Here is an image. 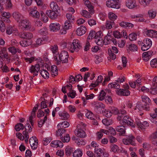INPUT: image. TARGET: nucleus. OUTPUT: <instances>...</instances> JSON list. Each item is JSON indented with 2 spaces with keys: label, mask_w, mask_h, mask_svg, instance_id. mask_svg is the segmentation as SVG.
<instances>
[{
  "label": "nucleus",
  "mask_w": 157,
  "mask_h": 157,
  "mask_svg": "<svg viewBox=\"0 0 157 157\" xmlns=\"http://www.w3.org/2000/svg\"><path fill=\"white\" fill-rule=\"evenodd\" d=\"M142 101L147 105H149L151 103V100L146 95H144L141 97Z\"/></svg>",
  "instance_id": "42"
},
{
  "label": "nucleus",
  "mask_w": 157,
  "mask_h": 157,
  "mask_svg": "<svg viewBox=\"0 0 157 157\" xmlns=\"http://www.w3.org/2000/svg\"><path fill=\"white\" fill-rule=\"evenodd\" d=\"M59 57L58 60L63 63H67L68 62L69 55L68 52L65 51H62L58 56Z\"/></svg>",
  "instance_id": "5"
},
{
  "label": "nucleus",
  "mask_w": 157,
  "mask_h": 157,
  "mask_svg": "<svg viewBox=\"0 0 157 157\" xmlns=\"http://www.w3.org/2000/svg\"><path fill=\"white\" fill-rule=\"evenodd\" d=\"M86 31V27L84 26H81L77 29L76 33L78 36H81L84 34Z\"/></svg>",
  "instance_id": "21"
},
{
  "label": "nucleus",
  "mask_w": 157,
  "mask_h": 157,
  "mask_svg": "<svg viewBox=\"0 0 157 157\" xmlns=\"http://www.w3.org/2000/svg\"><path fill=\"white\" fill-rule=\"evenodd\" d=\"M114 22L109 21H107L106 23V27L107 29H111L113 27V25H114Z\"/></svg>",
  "instance_id": "61"
},
{
  "label": "nucleus",
  "mask_w": 157,
  "mask_h": 157,
  "mask_svg": "<svg viewBox=\"0 0 157 157\" xmlns=\"http://www.w3.org/2000/svg\"><path fill=\"white\" fill-rule=\"evenodd\" d=\"M148 36L153 38H157V31L155 30H149L146 32Z\"/></svg>",
  "instance_id": "27"
},
{
  "label": "nucleus",
  "mask_w": 157,
  "mask_h": 157,
  "mask_svg": "<svg viewBox=\"0 0 157 157\" xmlns=\"http://www.w3.org/2000/svg\"><path fill=\"white\" fill-rule=\"evenodd\" d=\"M51 145L52 147L62 148L63 146V144L60 141L56 140L52 141L51 143Z\"/></svg>",
  "instance_id": "24"
},
{
  "label": "nucleus",
  "mask_w": 157,
  "mask_h": 157,
  "mask_svg": "<svg viewBox=\"0 0 157 157\" xmlns=\"http://www.w3.org/2000/svg\"><path fill=\"white\" fill-rule=\"evenodd\" d=\"M38 33L41 35L45 36L48 34V29L45 27H44L39 30Z\"/></svg>",
  "instance_id": "48"
},
{
  "label": "nucleus",
  "mask_w": 157,
  "mask_h": 157,
  "mask_svg": "<svg viewBox=\"0 0 157 157\" xmlns=\"http://www.w3.org/2000/svg\"><path fill=\"white\" fill-rule=\"evenodd\" d=\"M13 31H17L16 29H14L11 26L8 25L7 26L6 29V33L7 34L10 35L12 33Z\"/></svg>",
  "instance_id": "50"
},
{
  "label": "nucleus",
  "mask_w": 157,
  "mask_h": 157,
  "mask_svg": "<svg viewBox=\"0 0 157 157\" xmlns=\"http://www.w3.org/2000/svg\"><path fill=\"white\" fill-rule=\"evenodd\" d=\"M112 33L111 32L110 33L109 32L107 35L105 36L104 40H103V44L107 45L110 44L112 41L114 42V39L112 36Z\"/></svg>",
  "instance_id": "11"
},
{
  "label": "nucleus",
  "mask_w": 157,
  "mask_h": 157,
  "mask_svg": "<svg viewBox=\"0 0 157 157\" xmlns=\"http://www.w3.org/2000/svg\"><path fill=\"white\" fill-rule=\"evenodd\" d=\"M117 119L121 124L123 125L127 124L133 128H135V127L134 121L128 116H124L121 114H119L118 115Z\"/></svg>",
  "instance_id": "2"
},
{
  "label": "nucleus",
  "mask_w": 157,
  "mask_h": 157,
  "mask_svg": "<svg viewBox=\"0 0 157 157\" xmlns=\"http://www.w3.org/2000/svg\"><path fill=\"white\" fill-rule=\"evenodd\" d=\"M102 122L104 124L108 126L112 123V121L110 119L105 118L102 120Z\"/></svg>",
  "instance_id": "57"
},
{
  "label": "nucleus",
  "mask_w": 157,
  "mask_h": 157,
  "mask_svg": "<svg viewBox=\"0 0 157 157\" xmlns=\"http://www.w3.org/2000/svg\"><path fill=\"white\" fill-rule=\"evenodd\" d=\"M126 5L129 9L136 8L138 6L135 0H127L126 2Z\"/></svg>",
  "instance_id": "13"
},
{
  "label": "nucleus",
  "mask_w": 157,
  "mask_h": 157,
  "mask_svg": "<svg viewBox=\"0 0 157 157\" xmlns=\"http://www.w3.org/2000/svg\"><path fill=\"white\" fill-rule=\"evenodd\" d=\"M86 117L87 118L91 119L94 120V117L93 113L90 111H88L85 114Z\"/></svg>",
  "instance_id": "58"
},
{
  "label": "nucleus",
  "mask_w": 157,
  "mask_h": 157,
  "mask_svg": "<svg viewBox=\"0 0 157 157\" xmlns=\"http://www.w3.org/2000/svg\"><path fill=\"white\" fill-rule=\"evenodd\" d=\"M108 17L111 20H115L117 18V16L112 12H109L108 14Z\"/></svg>",
  "instance_id": "53"
},
{
  "label": "nucleus",
  "mask_w": 157,
  "mask_h": 157,
  "mask_svg": "<svg viewBox=\"0 0 157 157\" xmlns=\"http://www.w3.org/2000/svg\"><path fill=\"white\" fill-rule=\"evenodd\" d=\"M92 104L94 106V109L96 111L101 110L102 108L105 107V105L101 102L98 101H94Z\"/></svg>",
  "instance_id": "19"
},
{
  "label": "nucleus",
  "mask_w": 157,
  "mask_h": 157,
  "mask_svg": "<svg viewBox=\"0 0 157 157\" xmlns=\"http://www.w3.org/2000/svg\"><path fill=\"white\" fill-rule=\"evenodd\" d=\"M46 14L47 16L52 19H55L58 16L57 13L55 11L51 10H47L46 12Z\"/></svg>",
  "instance_id": "20"
},
{
  "label": "nucleus",
  "mask_w": 157,
  "mask_h": 157,
  "mask_svg": "<svg viewBox=\"0 0 157 157\" xmlns=\"http://www.w3.org/2000/svg\"><path fill=\"white\" fill-rule=\"evenodd\" d=\"M51 8L56 12H58L59 10V7L58 6L57 3L54 2H52L50 4Z\"/></svg>",
  "instance_id": "33"
},
{
  "label": "nucleus",
  "mask_w": 157,
  "mask_h": 157,
  "mask_svg": "<svg viewBox=\"0 0 157 157\" xmlns=\"http://www.w3.org/2000/svg\"><path fill=\"white\" fill-rule=\"evenodd\" d=\"M81 14L83 17L87 18H89L91 17V15H92L90 13L85 10H82L80 12Z\"/></svg>",
  "instance_id": "38"
},
{
  "label": "nucleus",
  "mask_w": 157,
  "mask_h": 157,
  "mask_svg": "<svg viewBox=\"0 0 157 157\" xmlns=\"http://www.w3.org/2000/svg\"><path fill=\"white\" fill-rule=\"evenodd\" d=\"M82 155V151L80 149H77L73 153V157H81Z\"/></svg>",
  "instance_id": "41"
},
{
  "label": "nucleus",
  "mask_w": 157,
  "mask_h": 157,
  "mask_svg": "<svg viewBox=\"0 0 157 157\" xmlns=\"http://www.w3.org/2000/svg\"><path fill=\"white\" fill-rule=\"evenodd\" d=\"M106 6L109 8L119 9L120 7V4L118 0H109L106 2Z\"/></svg>",
  "instance_id": "7"
},
{
  "label": "nucleus",
  "mask_w": 157,
  "mask_h": 157,
  "mask_svg": "<svg viewBox=\"0 0 157 157\" xmlns=\"http://www.w3.org/2000/svg\"><path fill=\"white\" fill-rule=\"evenodd\" d=\"M65 44V47L69 49L72 53L78 52L81 48V44L77 39L74 40L72 43H66Z\"/></svg>",
  "instance_id": "1"
},
{
  "label": "nucleus",
  "mask_w": 157,
  "mask_h": 157,
  "mask_svg": "<svg viewBox=\"0 0 157 157\" xmlns=\"http://www.w3.org/2000/svg\"><path fill=\"white\" fill-rule=\"evenodd\" d=\"M150 116L153 118H155L157 117V108L154 109V112L150 114Z\"/></svg>",
  "instance_id": "64"
},
{
  "label": "nucleus",
  "mask_w": 157,
  "mask_h": 157,
  "mask_svg": "<svg viewBox=\"0 0 157 157\" xmlns=\"http://www.w3.org/2000/svg\"><path fill=\"white\" fill-rule=\"evenodd\" d=\"M102 113L103 115L107 117H110L112 115L111 111L108 109H104L103 110Z\"/></svg>",
  "instance_id": "46"
},
{
  "label": "nucleus",
  "mask_w": 157,
  "mask_h": 157,
  "mask_svg": "<svg viewBox=\"0 0 157 157\" xmlns=\"http://www.w3.org/2000/svg\"><path fill=\"white\" fill-rule=\"evenodd\" d=\"M12 16L18 24L24 19L23 16L21 14L17 12L13 13Z\"/></svg>",
  "instance_id": "17"
},
{
  "label": "nucleus",
  "mask_w": 157,
  "mask_h": 157,
  "mask_svg": "<svg viewBox=\"0 0 157 157\" xmlns=\"http://www.w3.org/2000/svg\"><path fill=\"white\" fill-rule=\"evenodd\" d=\"M116 130L122 135L124 134L125 132V127L123 126H117L116 128Z\"/></svg>",
  "instance_id": "45"
},
{
  "label": "nucleus",
  "mask_w": 157,
  "mask_h": 157,
  "mask_svg": "<svg viewBox=\"0 0 157 157\" xmlns=\"http://www.w3.org/2000/svg\"><path fill=\"white\" fill-rule=\"evenodd\" d=\"M20 28L23 30L33 31L35 28L33 26L30 21L28 19H23L19 24Z\"/></svg>",
  "instance_id": "3"
},
{
  "label": "nucleus",
  "mask_w": 157,
  "mask_h": 157,
  "mask_svg": "<svg viewBox=\"0 0 157 157\" xmlns=\"http://www.w3.org/2000/svg\"><path fill=\"white\" fill-rule=\"evenodd\" d=\"M71 23L72 22L66 21L64 23V25L63 27L65 28L66 29H67V30H68L71 28Z\"/></svg>",
  "instance_id": "59"
},
{
  "label": "nucleus",
  "mask_w": 157,
  "mask_h": 157,
  "mask_svg": "<svg viewBox=\"0 0 157 157\" xmlns=\"http://www.w3.org/2000/svg\"><path fill=\"white\" fill-rule=\"evenodd\" d=\"M94 152L97 154L98 157H100L101 154L103 152V150L100 148L99 147L94 149Z\"/></svg>",
  "instance_id": "56"
},
{
  "label": "nucleus",
  "mask_w": 157,
  "mask_h": 157,
  "mask_svg": "<svg viewBox=\"0 0 157 157\" xmlns=\"http://www.w3.org/2000/svg\"><path fill=\"white\" fill-rule=\"evenodd\" d=\"M128 37L130 40H135L136 39L137 35L135 33H132L129 35Z\"/></svg>",
  "instance_id": "62"
},
{
  "label": "nucleus",
  "mask_w": 157,
  "mask_h": 157,
  "mask_svg": "<svg viewBox=\"0 0 157 157\" xmlns=\"http://www.w3.org/2000/svg\"><path fill=\"white\" fill-rule=\"evenodd\" d=\"M48 40L47 36H45L42 38H38L36 41V44L37 45H40L45 44Z\"/></svg>",
  "instance_id": "25"
},
{
  "label": "nucleus",
  "mask_w": 157,
  "mask_h": 157,
  "mask_svg": "<svg viewBox=\"0 0 157 157\" xmlns=\"http://www.w3.org/2000/svg\"><path fill=\"white\" fill-rule=\"evenodd\" d=\"M151 93L155 94L157 93V76L154 77L153 79L152 86L151 88Z\"/></svg>",
  "instance_id": "15"
},
{
  "label": "nucleus",
  "mask_w": 157,
  "mask_h": 157,
  "mask_svg": "<svg viewBox=\"0 0 157 157\" xmlns=\"http://www.w3.org/2000/svg\"><path fill=\"white\" fill-rule=\"evenodd\" d=\"M111 151L114 153L118 152L119 150L118 146L114 144H113L110 146Z\"/></svg>",
  "instance_id": "49"
},
{
  "label": "nucleus",
  "mask_w": 157,
  "mask_h": 157,
  "mask_svg": "<svg viewBox=\"0 0 157 157\" xmlns=\"http://www.w3.org/2000/svg\"><path fill=\"white\" fill-rule=\"evenodd\" d=\"M152 44V42L150 39H144L143 40V42L141 44L142 50L143 51L147 50L151 46Z\"/></svg>",
  "instance_id": "9"
},
{
  "label": "nucleus",
  "mask_w": 157,
  "mask_h": 157,
  "mask_svg": "<svg viewBox=\"0 0 157 157\" xmlns=\"http://www.w3.org/2000/svg\"><path fill=\"white\" fill-rule=\"evenodd\" d=\"M59 115L61 119L67 120L70 117L69 114L65 111H60L59 113Z\"/></svg>",
  "instance_id": "31"
},
{
  "label": "nucleus",
  "mask_w": 157,
  "mask_h": 157,
  "mask_svg": "<svg viewBox=\"0 0 157 157\" xmlns=\"http://www.w3.org/2000/svg\"><path fill=\"white\" fill-rule=\"evenodd\" d=\"M151 0H139V3L144 6H148Z\"/></svg>",
  "instance_id": "54"
},
{
  "label": "nucleus",
  "mask_w": 157,
  "mask_h": 157,
  "mask_svg": "<svg viewBox=\"0 0 157 157\" xmlns=\"http://www.w3.org/2000/svg\"><path fill=\"white\" fill-rule=\"evenodd\" d=\"M152 53L151 51H147L143 53L142 58L145 61H147L150 59Z\"/></svg>",
  "instance_id": "30"
},
{
  "label": "nucleus",
  "mask_w": 157,
  "mask_h": 157,
  "mask_svg": "<svg viewBox=\"0 0 157 157\" xmlns=\"http://www.w3.org/2000/svg\"><path fill=\"white\" fill-rule=\"evenodd\" d=\"M103 35V33L101 31H99L96 33H95L94 39L95 43L97 45L101 46H102L103 45V40L102 37Z\"/></svg>",
  "instance_id": "6"
},
{
  "label": "nucleus",
  "mask_w": 157,
  "mask_h": 157,
  "mask_svg": "<svg viewBox=\"0 0 157 157\" xmlns=\"http://www.w3.org/2000/svg\"><path fill=\"white\" fill-rule=\"evenodd\" d=\"M72 86L71 84L67 85L64 87H63L62 89V91L63 93L66 94L67 91L69 92L72 90Z\"/></svg>",
  "instance_id": "36"
},
{
  "label": "nucleus",
  "mask_w": 157,
  "mask_h": 157,
  "mask_svg": "<svg viewBox=\"0 0 157 157\" xmlns=\"http://www.w3.org/2000/svg\"><path fill=\"white\" fill-rule=\"evenodd\" d=\"M60 25L58 23L55 22L51 23L49 28L51 31L56 32L60 29Z\"/></svg>",
  "instance_id": "18"
},
{
  "label": "nucleus",
  "mask_w": 157,
  "mask_h": 157,
  "mask_svg": "<svg viewBox=\"0 0 157 157\" xmlns=\"http://www.w3.org/2000/svg\"><path fill=\"white\" fill-rule=\"evenodd\" d=\"M29 143L32 149L35 150L38 146V140L35 136H32L29 140Z\"/></svg>",
  "instance_id": "10"
},
{
  "label": "nucleus",
  "mask_w": 157,
  "mask_h": 157,
  "mask_svg": "<svg viewBox=\"0 0 157 157\" xmlns=\"http://www.w3.org/2000/svg\"><path fill=\"white\" fill-rule=\"evenodd\" d=\"M150 64L151 67L157 68V58L152 59L151 61Z\"/></svg>",
  "instance_id": "60"
},
{
  "label": "nucleus",
  "mask_w": 157,
  "mask_h": 157,
  "mask_svg": "<svg viewBox=\"0 0 157 157\" xmlns=\"http://www.w3.org/2000/svg\"><path fill=\"white\" fill-rule=\"evenodd\" d=\"M148 13L149 17L153 19L155 17L156 14V12L155 10L151 9L148 11Z\"/></svg>",
  "instance_id": "43"
},
{
  "label": "nucleus",
  "mask_w": 157,
  "mask_h": 157,
  "mask_svg": "<svg viewBox=\"0 0 157 157\" xmlns=\"http://www.w3.org/2000/svg\"><path fill=\"white\" fill-rule=\"evenodd\" d=\"M40 73L41 76L44 78H47L49 77V73L46 70L43 69L40 71Z\"/></svg>",
  "instance_id": "39"
},
{
  "label": "nucleus",
  "mask_w": 157,
  "mask_h": 157,
  "mask_svg": "<svg viewBox=\"0 0 157 157\" xmlns=\"http://www.w3.org/2000/svg\"><path fill=\"white\" fill-rule=\"evenodd\" d=\"M125 80V78L123 76H120L118 79L116 80V82L113 83H110L108 85L109 88H114L119 89H120V85L119 83L123 82Z\"/></svg>",
  "instance_id": "4"
},
{
  "label": "nucleus",
  "mask_w": 157,
  "mask_h": 157,
  "mask_svg": "<svg viewBox=\"0 0 157 157\" xmlns=\"http://www.w3.org/2000/svg\"><path fill=\"white\" fill-rule=\"evenodd\" d=\"M141 124L139 128V129L142 131L145 130L146 128L149 126V123L146 121L143 122V123H141Z\"/></svg>",
  "instance_id": "47"
},
{
  "label": "nucleus",
  "mask_w": 157,
  "mask_h": 157,
  "mask_svg": "<svg viewBox=\"0 0 157 157\" xmlns=\"http://www.w3.org/2000/svg\"><path fill=\"white\" fill-rule=\"evenodd\" d=\"M85 6L88 8L90 14H93L94 13V10L93 6L91 4L90 2L88 1H86L84 2Z\"/></svg>",
  "instance_id": "29"
},
{
  "label": "nucleus",
  "mask_w": 157,
  "mask_h": 157,
  "mask_svg": "<svg viewBox=\"0 0 157 157\" xmlns=\"http://www.w3.org/2000/svg\"><path fill=\"white\" fill-rule=\"evenodd\" d=\"M20 45L24 47H26L29 45L30 44L29 42H28L27 40H23L21 41L20 42Z\"/></svg>",
  "instance_id": "63"
},
{
  "label": "nucleus",
  "mask_w": 157,
  "mask_h": 157,
  "mask_svg": "<svg viewBox=\"0 0 157 157\" xmlns=\"http://www.w3.org/2000/svg\"><path fill=\"white\" fill-rule=\"evenodd\" d=\"M73 151V148L69 146H67L65 149V153L67 155H71Z\"/></svg>",
  "instance_id": "51"
},
{
  "label": "nucleus",
  "mask_w": 157,
  "mask_h": 157,
  "mask_svg": "<svg viewBox=\"0 0 157 157\" xmlns=\"http://www.w3.org/2000/svg\"><path fill=\"white\" fill-rule=\"evenodd\" d=\"M137 47L135 44H131L128 45V46L127 49L128 51H130L134 52L137 51Z\"/></svg>",
  "instance_id": "35"
},
{
  "label": "nucleus",
  "mask_w": 157,
  "mask_h": 157,
  "mask_svg": "<svg viewBox=\"0 0 157 157\" xmlns=\"http://www.w3.org/2000/svg\"><path fill=\"white\" fill-rule=\"evenodd\" d=\"M51 74L53 77H55L58 75V70L56 65H53L51 67Z\"/></svg>",
  "instance_id": "34"
},
{
  "label": "nucleus",
  "mask_w": 157,
  "mask_h": 157,
  "mask_svg": "<svg viewBox=\"0 0 157 157\" xmlns=\"http://www.w3.org/2000/svg\"><path fill=\"white\" fill-rule=\"evenodd\" d=\"M66 16L67 19V20L66 21L70 22H73L74 21L75 17L72 14L68 13L66 14Z\"/></svg>",
  "instance_id": "44"
},
{
  "label": "nucleus",
  "mask_w": 157,
  "mask_h": 157,
  "mask_svg": "<svg viewBox=\"0 0 157 157\" xmlns=\"http://www.w3.org/2000/svg\"><path fill=\"white\" fill-rule=\"evenodd\" d=\"M24 126L23 124L21 123H18L17 124L15 127V129L16 131H19L20 130H23Z\"/></svg>",
  "instance_id": "52"
},
{
  "label": "nucleus",
  "mask_w": 157,
  "mask_h": 157,
  "mask_svg": "<svg viewBox=\"0 0 157 157\" xmlns=\"http://www.w3.org/2000/svg\"><path fill=\"white\" fill-rule=\"evenodd\" d=\"M19 36L23 38L30 39L33 38V35L32 33H31L25 32L20 33Z\"/></svg>",
  "instance_id": "22"
},
{
  "label": "nucleus",
  "mask_w": 157,
  "mask_h": 157,
  "mask_svg": "<svg viewBox=\"0 0 157 157\" xmlns=\"http://www.w3.org/2000/svg\"><path fill=\"white\" fill-rule=\"evenodd\" d=\"M116 93L118 95L123 96H128L130 94V92L128 90L124 89H120L116 90Z\"/></svg>",
  "instance_id": "16"
},
{
  "label": "nucleus",
  "mask_w": 157,
  "mask_h": 157,
  "mask_svg": "<svg viewBox=\"0 0 157 157\" xmlns=\"http://www.w3.org/2000/svg\"><path fill=\"white\" fill-rule=\"evenodd\" d=\"M69 123L66 121H64L63 122L60 123L57 126V127L59 128H67L69 127Z\"/></svg>",
  "instance_id": "37"
},
{
  "label": "nucleus",
  "mask_w": 157,
  "mask_h": 157,
  "mask_svg": "<svg viewBox=\"0 0 157 157\" xmlns=\"http://www.w3.org/2000/svg\"><path fill=\"white\" fill-rule=\"evenodd\" d=\"M75 133L78 137L81 138H84L86 136L85 132L81 129L75 130Z\"/></svg>",
  "instance_id": "28"
},
{
  "label": "nucleus",
  "mask_w": 157,
  "mask_h": 157,
  "mask_svg": "<svg viewBox=\"0 0 157 157\" xmlns=\"http://www.w3.org/2000/svg\"><path fill=\"white\" fill-rule=\"evenodd\" d=\"M40 70V66L39 64H36L35 65H32L30 67L29 71L30 72L33 74L34 76L38 75Z\"/></svg>",
  "instance_id": "12"
},
{
  "label": "nucleus",
  "mask_w": 157,
  "mask_h": 157,
  "mask_svg": "<svg viewBox=\"0 0 157 157\" xmlns=\"http://www.w3.org/2000/svg\"><path fill=\"white\" fill-rule=\"evenodd\" d=\"M72 139L73 140H75V143L79 146L84 145L86 143V141L82 139H75V137H73Z\"/></svg>",
  "instance_id": "32"
},
{
  "label": "nucleus",
  "mask_w": 157,
  "mask_h": 157,
  "mask_svg": "<svg viewBox=\"0 0 157 157\" xmlns=\"http://www.w3.org/2000/svg\"><path fill=\"white\" fill-rule=\"evenodd\" d=\"M36 8L34 7L32 9L29 13L30 16L34 18H39L40 17V13L36 10Z\"/></svg>",
  "instance_id": "26"
},
{
  "label": "nucleus",
  "mask_w": 157,
  "mask_h": 157,
  "mask_svg": "<svg viewBox=\"0 0 157 157\" xmlns=\"http://www.w3.org/2000/svg\"><path fill=\"white\" fill-rule=\"evenodd\" d=\"M52 51L54 54V59L56 61L57 65H59L60 63V61H59L58 58L57 56L58 53L57 51L58 50V47L57 45H54L51 48Z\"/></svg>",
  "instance_id": "14"
},
{
  "label": "nucleus",
  "mask_w": 157,
  "mask_h": 157,
  "mask_svg": "<svg viewBox=\"0 0 157 157\" xmlns=\"http://www.w3.org/2000/svg\"><path fill=\"white\" fill-rule=\"evenodd\" d=\"M25 128L26 131H24L23 132L24 137V138H29V134L27 131H28L29 132H31L32 130V128L31 127L30 125L27 123L25 125Z\"/></svg>",
  "instance_id": "23"
},
{
  "label": "nucleus",
  "mask_w": 157,
  "mask_h": 157,
  "mask_svg": "<svg viewBox=\"0 0 157 157\" xmlns=\"http://www.w3.org/2000/svg\"><path fill=\"white\" fill-rule=\"evenodd\" d=\"M135 141V138L132 135H129L126 138L123 140V143L126 145L131 144L135 146L136 144Z\"/></svg>",
  "instance_id": "8"
},
{
  "label": "nucleus",
  "mask_w": 157,
  "mask_h": 157,
  "mask_svg": "<svg viewBox=\"0 0 157 157\" xmlns=\"http://www.w3.org/2000/svg\"><path fill=\"white\" fill-rule=\"evenodd\" d=\"M106 93L104 90H101L98 96V98L99 100L102 101L104 100L105 97Z\"/></svg>",
  "instance_id": "40"
},
{
  "label": "nucleus",
  "mask_w": 157,
  "mask_h": 157,
  "mask_svg": "<svg viewBox=\"0 0 157 157\" xmlns=\"http://www.w3.org/2000/svg\"><path fill=\"white\" fill-rule=\"evenodd\" d=\"M61 139L62 141L64 143L68 142L70 139V137L68 134H67L64 137L63 136L61 137Z\"/></svg>",
  "instance_id": "55"
}]
</instances>
